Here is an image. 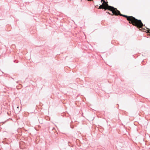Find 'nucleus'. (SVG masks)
<instances>
[{"label":"nucleus","mask_w":150,"mask_h":150,"mask_svg":"<svg viewBox=\"0 0 150 150\" xmlns=\"http://www.w3.org/2000/svg\"><path fill=\"white\" fill-rule=\"evenodd\" d=\"M103 7H105V9H108L112 12V13L113 14L114 13H116V11L119 12V11L117 10L116 8H114L113 7L109 6L108 4V2L104 3L103 5Z\"/></svg>","instance_id":"2"},{"label":"nucleus","mask_w":150,"mask_h":150,"mask_svg":"<svg viewBox=\"0 0 150 150\" xmlns=\"http://www.w3.org/2000/svg\"><path fill=\"white\" fill-rule=\"evenodd\" d=\"M89 0V1H92L93 0Z\"/></svg>","instance_id":"7"},{"label":"nucleus","mask_w":150,"mask_h":150,"mask_svg":"<svg viewBox=\"0 0 150 150\" xmlns=\"http://www.w3.org/2000/svg\"><path fill=\"white\" fill-rule=\"evenodd\" d=\"M17 109H18V112H19V111H20V110H19V107H18H18H17Z\"/></svg>","instance_id":"5"},{"label":"nucleus","mask_w":150,"mask_h":150,"mask_svg":"<svg viewBox=\"0 0 150 150\" xmlns=\"http://www.w3.org/2000/svg\"><path fill=\"white\" fill-rule=\"evenodd\" d=\"M148 32L149 33H150V29L149 30V31H148Z\"/></svg>","instance_id":"6"},{"label":"nucleus","mask_w":150,"mask_h":150,"mask_svg":"<svg viewBox=\"0 0 150 150\" xmlns=\"http://www.w3.org/2000/svg\"><path fill=\"white\" fill-rule=\"evenodd\" d=\"M101 1H103V3L102 4V5H103L104 3H105V1L104 0H101Z\"/></svg>","instance_id":"4"},{"label":"nucleus","mask_w":150,"mask_h":150,"mask_svg":"<svg viewBox=\"0 0 150 150\" xmlns=\"http://www.w3.org/2000/svg\"><path fill=\"white\" fill-rule=\"evenodd\" d=\"M115 12L116 13H114L113 14L116 15H120V16L126 18L127 20L129 21V23H132L134 25L140 28H142L144 26V25L141 20H138L134 17L132 16H128L126 15L121 14L120 11L119 13L116 11Z\"/></svg>","instance_id":"1"},{"label":"nucleus","mask_w":150,"mask_h":150,"mask_svg":"<svg viewBox=\"0 0 150 150\" xmlns=\"http://www.w3.org/2000/svg\"><path fill=\"white\" fill-rule=\"evenodd\" d=\"M103 5H102V4L101 5H100L99 7V8H100H100H102V9H105V7H103Z\"/></svg>","instance_id":"3"}]
</instances>
